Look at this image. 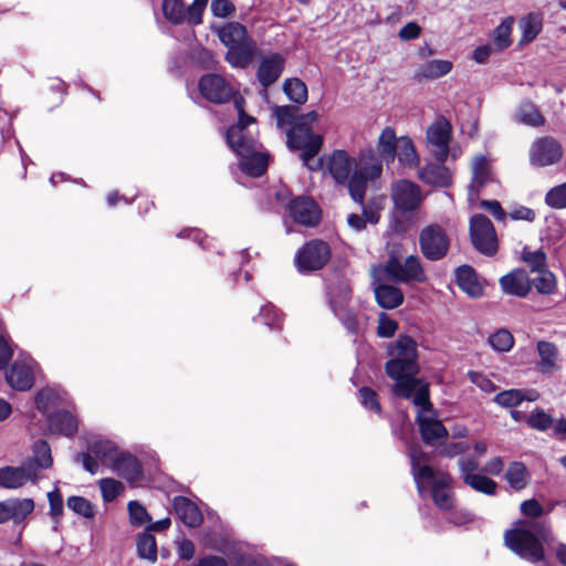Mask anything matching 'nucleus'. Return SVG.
Returning <instances> with one entry per match:
<instances>
[{"mask_svg": "<svg viewBox=\"0 0 566 566\" xmlns=\"http://www.w3.org/2000/svg\"><path fill=\"white\" fill-rule=\"evenodd\" d=\"M449 476L442 474L438 480L433 481V488H431L434 504L443 511L453 509V494L449 488Z\"/></svg>", "mask_w": 566, "mask_h": 566, "instance_id": "obj_37", "label": "nucleus"}, {"mask_svg": "<svg viewBox=\"0 0 566 566\" xmlns=\"http://www.w3.org/2000/svg\"><path fill=\"white\" fill-rule=\"evenodd\" d=\"M240 168L251 177H261L268 168L269 165V156L261 151V149H256L252 154H247V156H239Z\"/></svg>", "mask_w": 566, "mask_h": 566, "instance_id": "obj_35", "label": "nucleus"}, {"mask_svg": "<svg viewBox=\"0 0 566 566\" xmlns=\"http://www.w3.org/2000/svg\"><path fill=\"white\" fill-rule=\"evenodd\" d=\"M256 50L255 42L251 38H248L230 46L226 54V60L234 67L245 69L252 62Z\"/></svg>", "mask_w": 566, "mask_h": 566, "instance_id": "obj_23", "label": "nucleus"}, {"mask_svg": "<svg viewBox=\"0 0 566 566\" xmlns=\"http://www.w3.org/2000/svg\"><path fill=\"white\" fill-rule=\"evenodd\" d=\"M248 38L247 28L239 22H230L219 31V39L228 49Z\"/></svg>", "mask_w": 566, "mask_h": 566, "instance_id": "obj_43", "label": "nucleus"}, {"mask_svg": "<svg viewBox=\"0 0 566 566\" xmlns=\"http://www.w3.org/2000/svg\"><path fill=\"white\" fill-rule=\"evenodd\" d=\"M455 282L459 289L472 298H479L483 295V285L471 265L464 264L457 268Z\"/></svg>", "mask_w": 566, "mask_h": 566, "instance_id": "obj_24", "label": "nucleus"}, {"mask_svg": "<svg viewBox=\"0 0 566 566\" xmlns=\"http://www.w3.org/2000/svg\"><path fill=\"white\" fill-rule=\"evenodd\" d=\"M38 483V479L32 474L31 469L22 462L20 465H6L0 468V488L6 490H17L27 483Z\"/></svg>", "mask_w": 566, "mask_h": 566, "instance_id": "obj_19", "label": "nucleus"}, {"mask_svg": "<svg viewBox=\"0 0 566 566\" xmlns=\"http://www.w3.org/2000/svg\"><path fill=\"white\" fill-rule=\"evenodd\" d=\"M32 499L10 497L0 502V524L11 521L14 525L24 523L34 511Z\"/></svg>", "mask_w": 566, "mask_h": 566, "instance_id": "obj_15", "label": "nucleus"}, {"mask_svg": "<svg viewBox=\"0 0 566 566\" xmlns=\"http://www.w3.org/2000/svg\"><path fill=\"white\" fill-rule=\"evenodd\" d=\"M388 352L391 358L385 364V371L394 380L392 394L403 399L412 397L415 406L430 409L429 385L417 378L420 371L417 343L410 336H399Z\"/></svg>", "mask_w": 566, "mask_h": 566, "instance_id": "obj_1", "label": "nucleus"}, {"mask_svg": "<svg viewBox=\"0 0 566 566\" xmlns=\"http://www.w3.org/2000/svg\"><path fill=\"white\" fill-rule=\"evenodd\" d=\"M520 29L522 30V43L532 42L542 30V18L536 13H528L520 20Z\"/></svg>", "mask_w": 566, "mask_h": 566, "instance_id": "obj_44", "label": "nucleus"}, {"mask_svg": "<svg viewBox=\"0 0 566 566\" xmlns=\"http://www.w3.org/2000/svg\"><path fill=\"white\" fill-rule=\"evenodd\" d=\"M35 361L31 357H23L13 361L6 371L8 385L19 391L31 389L34 384Z\"/></svg>", "mask_w": 566, "mask_h": 566, "instance_id": "obj_14", "label": "nucleus"}, {"mask_svg": "<svg viewBox=\"0 0 566 566\" xmlns=\"http://www.w3.org/2000/svg\"><path fill=\"white\" fill-rule=\"evenodd\" d=\"M264 325L272 328H280L282 324V313L271 303L261 307L258 318Z\"/></svg>", "mask_w": 566, "mask_h": 566, "instance_id": "obj_57", "label": "nucleus"}, {"mask_svg": "<svg viewBox=\"0 0 566 566\" xmlns=\"http://www.w3.org/2000/svg\"><path fill=\"white\" fill-rule=\"evenodd\" d=\"M334 315L340 321L343 326L353 335H357L359 332V323L356 314L347 306H342L332 310Z\"/></svg>", "mask_w": 566, "mask_h": 566, "instance_id": "obj_53", "label": "nucleus"}, {"mask_svg": "<svg viewBox=\"0 0 566 566\" xmlns=\"http://www.w3.org/2000/svg\"><path fill=\"white\" fill-rule=\"evenodd\" d=\"M382 272L387 280L397 284L423 283L427 281L426 271L417 255H408L401 260L395 254H389Z\"/></svg>", "mask_w": 566, "mask_h": 566, "instance_id": "obj_5", "label": "nucleus"}, {"mask_svg": "<svg viewBox=\"0 0 566 566\" xmlns=\"http://www.w3.org/2000/svg\"><path fill=\"white\" fill-rule=\"evenodd\" d=\"M472 172H473V176H472L471 184L469 186V192H470V197H473V195H475L478 197L480 190L489 181H491L490 164L485 157L480 156L474 159L473 166H472Z\"/></svg>", "mask_w": 566, "mask_h": 566, "instance_id": "obj_34", "label": "nucleus"}, {"mask_svg": "<svg viewBox=\"0 0 566 566\" xmlns=\"http://www.w3.org/2000/svg\"><path fill=\"white\" fill-rule=\"evenodd\" d=\"M51 517H61L63 514V499L57 489L48 493Z\"/></svg>", "mask_w": 566, "mask_h": 566, "instance_id": "obj_64", "label": "nucleus"}, {"mask_svg": "<svg viewBox=\"0 0 566 566\" xmlns=\"http://www.w3.org/2000/svg\"><path fill=\"white\" fill-rule=\"evenodd\" d=\"M174 511L178 518L188 527H198L203 516L198 506L185 496H176L174 499Z\"/></svg>", "mask_w": 566, "mask_h": 566, "instance_id": "obj_26", "label": "nucleus"}, {"mask_svg": "<svg viewBox=\"0 0 566 566\" xmlns=\"http://www.w3.org/2000/svg\"><path fill=\"white\" fill-rule=\"evenodd\" d=\"M283 91L294 103L302 105L307 101V87L296 77L285 80Z\"/></svg>", "mask_w": 566, "mask_h": 566, "instance_id": "obj_48", "label": "nucleus"}, {"mask_svg": "<svg viewBox=\"0 0 566 566\" xmlns=\"http://www.w3.org/2000/svg\"><path fill=\"white\" fill-rule=\"evenodd\" d=\"M361 406L375 413H381V406L377 392L369 387H361L358 391Z\"/></svg>", "mask_w": 566, "mask_h": 566, "instance_id": "obj_62", "label": "nucleus"}, {"mask_svg": "<svg viewBox=\"0 0 566 566\" xmlns=\"http://www.w3.org/2000/svg\"><path fill=\"white\" fill-rule=\"evenodd\" d=\"M331 258L329 245L322 240H312L304 244L295 255L297 270L302 273L324 268Z\"/></svg>", "mask_w": 566, "mask_h": 566, "instance_id": "obj_10", "label": "nucleus"}, {"mask_svg": "<svg viewBox=\"0 0 566 566\" xmlns=\"http://www.w3.org/2000/svg\"><path fill=\"white\" fill-rule=\"evenodd\" d=\"M327 170L336 184L345 185L348 177L356 170V159L343 149L334 150L327 158Z\"/></svg>", "mask_w": 566, "mask_h": 566, "instance_id": "obj_17", "label": "nucleus"}, {"mask_svg": "<svg viewBox=\"0 0 566 566\" xmlns=\"http://www.w3.org/2000/svg\"><path fill=\"white\" fill-rule=\"evenodd\" d=\"M539 394L535 389H507L500 391L493 401L503 408H514L523 401H536Z\"/></svg>", "mask_w": 566, "mask_h": 566, "instance_id": "obj_29", "label": "nucleus"}, {"mask_svg": "<svg viewBox=\"0 0 566 566\" xmlns=\"http://www.w3.org/2000/svg\"><path fill=\"white\" fill-rule=\"evenodd\" d=\"M62 401L60 390L51 387L43 388L35 396L36 408L41 412H48L52 407L59 405Z\"/></svg>", "mask_w": 566, "mask_h": 566, "instance_id": "obj_49", "label": "nucleus"}, {"mask_svg": "<svg viewBox=\"0 0 566 566\" xmlns=\"http://www.w3.org/2000/svg\"><path fill=\"white\" fill-rule=\"evenodd\" d=\"M526 423L532 429L545 431L553 426L554 419L543 409L537 408L526 418Z\"/></svg>", "mask_w": 566, "mask_h": 566, "instance_id": "obj_60", "label": "nucleus"}, {"mask_svg": "<svg viewBox=\"0 0 566 566\" xmlns=\"http://www.w3.org/2000/svg\"><path fill=\"white\" fill-rule=\"evenodd\" d=\"M541 358L537 368L542 374H553L558 369L559 352L554 343L539 340L536 345Z\"/></svg>", "mask_w": 566, "mask_h": 566, "instance_id": "obj_33", "label": "nucleus"}, {"mask_svg": "<svg viewBox=\"0 0 566 566\" xmlns=\"http://www.w3.org/2000/svg\"><path fill=\"white\" fill-rule=\"evenodd\" d=\"M111 468L129 482L139 481L143 475V468L138 459L120 451Z\"/></svg>", "mask_w": 566, "mask_h": 566, "instance_id": "obj_25", "label": "nucleus"}, {"mask_svg": "<svg viewBox=\"0 0 566 566\" xmlns=\"http://www.w3.org/2000/svg\"><path fill=\"white\" fill-rule=\"evenodd\" d=\"M129 522L133 526L140 527L151 520L147 510L137 501H130L127 505Z\"/></svg>", "mask_w": 566, "mask_h": 566, "instance_id": "obj_61", "label": "nucleus"}, {"mask_svg": "<svg viewBox=\"0 0 566 566\" xmlns=\"http://www.w3.org/2000/svg\"><path fill=\"white\" fill-rule=\"evenodd\" d=\"M411 474L413 476L417 490L420 496L424 495V484H431L438 480L433 469L428 464V455L418 446H410L408 449Z\"/></svg>", "mask_w": 566, "mask_h": 566, "instance_id": "obj_13", "label": "nucleus"}, {"mask_svg": "<svg viewBox=\"0 0 566 566\" xmlns=\"http://www.w3.org/2000/svg\"><path fill=\"white\" fill-rule=\"evenodd\" d=\"M549 536V528L542 522L523 523L504 534L505 545L520 557L536 563L544 558L543 542Z\"/></svg>", "mask_w": 566, "mask_h": 566, "instance_id": "obj_3", "label": "nucleus"}, {"mask_svg": "<svg viewBox=\"0 0 566 566\" xmlns=\"http://www.w3.org/2000/svg\"><path fill=\"white\" fill-rule=\"evenodd\" d=\"M391 199L398 212H413L421 205V189L417 184L401 179L391 186Z\"/></svg>", "mask_w": 566, "mask_h": 566, "instance_id": "obj_12", "label": "nucleus"}, {"mask_svg": "<svg viewBox=\"0 0 566 566\" xmlns=\"http://www.w3.org/2000/svg\"><path fill=\"white\" fill-rule=\"evenodd\" d=\"M118 452L119 450L114 442L94 438L87 441L86 452L75 455V461H81L85 471L95 474L98 471L99 463L111 468Z\"/></svg>", "mask_w": 566, "mask_h": 566, "instance_id": "obj_6", "label": "nucleus"}, {"mask_svg": "<svg viewBox=\"0 0 566 566\" xmlns=\"http://www.w3.org/2000/svg\"><path fill=\"white\" fill-rule=\"evenodd\" d=\"M514 23L513 17H509L505 20H503L494 32V44L497 46L499 50L506 49L511 44V31L512 25Z\"/></svg>", "mask_w": 566, "mask_h": 566, "instance_id": "obj_56", "label": "nucleus"}, {"mask_svg": "<svg viewBox=\"0 0 566 566\" xmlns=\"http://www.w3.org/2000/svg\"><path fill=\"white\" fill-rule=\"evenodd\" d=\"M515 118L518 123L531 127H542L546 123L539 108L531 101H524L518 105Z\"/></svg>", "mask_w": 566, "mask_h": 566, "instance_id": "obj_38", "label": "nucleus"}, {"mask_svg": "<svg viewBox=\"0 0 566 566\" xmlns=\"http://www.w3.org/2000/svg\"><path fill=\"white\" fill-rule=\"evenodd\" d=\"M419 248L427 260L432 262L440 261L449 252L450 238L444 228L432 223L420 231Z\"/></svg>", "mask_w": 566, "mask_h": 566, "instance_id": "obj_7", "label": "nucleus"}, {"mask_svg": "<svg viewBox=\"0 0 566 566\" xmlns=\"http://www.w3.org/2000/svg\"><path fill=\"white\" fill-rule=\"evenodd\" d=\"M398 139L394 128L386 127L382 129L378 142L377 150L379 156L386 163H392L397 155Z\"/></svg>", "mask_w": 566, "mask_h": 566, "instance_id": "obj_39", "label": "nucleus"}, {"mask_svg": "<svg viewBox=\"0 0 566 566\" xmlns=\"http://www.w3.org/2000/svg\"><path fill=\"white\" fill-rule=\"evenodd\" d=\"M545 203L553 209H566V181L546 192Z\"/></svg>", "mask_w": 566, "mask_h": 566, "instance_id": "obj_58", "label": "nucleus"}, {"mask_svg": "<svg viewBox=\"0 0 566 566\" xmlns=\"http://www.w3.org/2000/svg\"><path fill=\"white\" fill-rule=\"evenodd\" d=\"M234 107L238 111V123L228 128L226 139L238 156H247L261 149L262 145L256 139L255 119L245 113L242 96L235 97Z\"/></svg>", "mask_w": 566, "mask_h": 566, "instance_id": "obj_4", "label": "nucleus"}, {"mask_svg": "<svg viewBox=\"0 0 566 566\" xmlns=\"http://www.w3.org/2000/svg\"><path fill=\"white\" fill-rule=\"evenodd\" d=\"M290 216L296 223L313 227L318 223L321 211L314 200L298 197L290 201L287 206Z\"/></svg>", "mask_w": 566, "mask_h": 566, "instance_id": "obj_18", "label": "nucleus"}, {"mask_svg": "<svg viewBox=\"0 0 566 566\" xmlns=\"http://www.w3.org/2000/svg\"><path fill=\"white\" fill-rule=\"evenodd\" d=\"M297 112L298 107L291 105L275 106L273 108V114L276 118L279 127H284L289 125L292 127L296 119L301 116L297 115Z\"/></svg>", "mask_w": 566, "mask_h": 566, "instance_id": "obj_54", "label": "nucleus"}, {"mask_svg": "<svg viewBox=\"0 0 566 566\" xmlns=\"http://www.w3.org/2000/svg\"><path fill=\"white\" fill-rule=\"evenodd\" d=\"M328 304L331 310H335L345 304L352 297V287L347 280L338 279L328 286Z\"/></svg>", "mask_w": 566, "mask_h": 566, "instance_id": "obj_41", "label": "nucleus"}, {"mask_svg": "<svg viewBox=\"0 0 566 566\" xmlns=\"http://www.w3.org/2000/svg\"><path fill=\"white\" fill-rule=\"evenodd\" d=\"M450 137L451 126L446 119L434 122L427 130V139L436 148L433 156L440 163H444L449 155Z\"/></svg>", "mask_w": 566, "mask_h": 566, "instance_id": "obj_16", "label": "nucleus"}, {"mask_svg": "<svg viewBox=\"0 0 566 566\" xmlns=\"http://www.w3.org/2000/svg\"><path fill=\"white\" fill-rule=\"evenodd\" d=\"M563 154V147L556 138L552 136L538 137L530 147V164L536 168L553 166L562 160Z\"/></svg>", "mask_w": 566, "mask_h": 566, "instance_id": "obj_9", "label": "nucleus"}, {"mask_svg": "<svg viewBox=\"0 0 566 566\" xmlns=\"http://www.w3.org/2000/svg\"><path fill=\"white\" fill-rule=\"evenodd\" d=\"M399 161L405 166H416L419 163L416 148L408 136H401L398 139L397 155Z\"/></svg>", "mask_w": 566, "mask_h": 566, "instance_id": "obj_46", "label": "nucleus"}, {"mask_svg": "<svg viewBox=\"0 0 566 566\" xmlns=\"http://www.w3.org/2000/svg\"><path fill=\"white\" fill-rule=\"evenodd\" d=\"M284 65L285 60L280 53H271L260 61L256 77L264 90L280 78L283 73Z\"/></svg>", "mask_w": 566, "mask_h": 566, "instance_id": "obj_20", "label": "nucleus"}, {"mask_svg": "<svg viewBox=\"0 0 566 566\" xmlns=\"http://www.w3.org/2000/svg\"><path fill=\"white\" fill-rule=\"evenodd\" d=\"M398 325L397 323L389 318L385 313H381L379 316V324L377 327V334L380 337H391L396 333Z\"/></svg>", "mask_w": 566, "mask_h": 566, "instance_id": "obj_63", "label": "nucleus"}, {"mask_svg": "<svg viewBox=\"0 0 566 566\" xmlns=\"http://www.w3.org/2000/svg\"><path fill=\"white\" fill-rule=\"evenodd\" d=\"M469 231L471 242L480 253L492 256L497 252L499 243L496 232L493 223L486 216L482 213L472 216Z\"/></svg>", "mask_w": 566, "mask_h": 566, "instance_id": "obj_8", "label": "nucleus"}, {"mask_svg": "<svg viewBox=\"0 0 566 566\" xmlns=\"http://www.w3.org/2000/svg\"><path fill=\"white\" fill-rule=\"evenodd\" d=\"M452 66V62L448 60H430L418 66L413 77L419 82L423 80H436L449 74Z\"/></svg>", "mask_w": 566, "mask_h": 566, "instance_id": "obj_31", "label": "nucleus"}, {"mask_svg": "<svg viewBox=\"0 0 566 566\" xmlns=\"http://www.w3.org/2000/svg\"><path fill=\"white\" fill-rule=\"evenodd\" d=\"M505 479L513 490L521 491L528 485L531 474L523 462L514 461L509 464Z\"/></svg>", "mask_w": 566, "mask_h": 566, "instance_id": "obj_40", "label": "nucleus"}, {"mask_svg": "<svg viewBox=\"0 0 566 566\" xmlns=\"http://www.w3.org/2000/svg\"><path fill=\"white\" fill-rule=\"evenodd\" d=\"M489 344L494 350L506 353L513 347L514 338L507 329L501 328L490 335Z\"/></svg>", "mask_w": 566, "mask_h": 566, "instance_id": "obj_50", "label": "nucleus"}, {"mask_svg": "<svg viewBox=\"0 0 566 566\" xmlns=\"http://www.w3.org/2000/svg\"><path fill=\"white\" fill-rule=\"evenodd\" d=\"M463 482L476 492L495 495L497 483L492 479L482 474H468L463 475Z\"/></svg>", "mask_w": 566, "mask_h": 566, "instance_id": "obj_45", "label": "nucleus"}, {"mask_svg": "<svg viewBox=\"0 0 566 566\" xmlns=\"http://www.w3.org/2000/svg\"><path fill=\"white\" fill-rule=\"evenodd\" d=\"M99 489L103 501L112 502L124 491V485L117 480L105 478L99 481Z\"/></svg>", "mask_w": 566, "mask_h": 566, "instance_id": "obj_59", "label": "nucleus"}, {"mask_svg": "<svg viewBox=\"0 0 566 566\" xmlns=\"http://www.w3.org/2000/svg\"><path fill=\"white\" fill-rule=\"evenodd\" d=\"M66 505L74 513L83 517L92 518L95 515L94 505L83 496H70L66 501Z\"/></svg>", "mask_w": 566, "mask_h": 566, "instance_id": "obj_55", "label": "nucleus"}, {"mask_svg": "<svg viewBox=\"0 0 566 566\" xmlns=\"http://www.w3.org/2000/svg\"><path fill=\"white\" fill-rule=\"evenodd\" d=\"M374 292L378 305L382 308L392 310L403 302V294L397 286L381 283L375 287Z\"/></svg>", "mask_w": 566, "mask_h": 566, "instance_id": "obj_36", "label": "nucleus"}, {"mask_svg": "<svg viewBox=\"0 0 566 566\" xmlns=\"http://www.w3.org/2000/svg\"><path fill=\"white\" fill-rule=\"evenodd\" d=\"M317 117L315 111L303 114L286 133L289 149L298 150L300 159L311 171H318L324 167V158L316 157L323 147V136L315 134L312 128Z\"/></svg>", "mask_w": 566, "mask_h": 566, "instance_id": "obj_2", "label": "nucleus"}, {"mask_svg": "<svg viewBox=\"0 0 566 566\" xmlns=\"http://www.w3.org/2000/svg\"><path fill=\"white\" fill-rule=\"evenodd\" d=\"M199 91L203 98L213 104H224L241 96L218 74H205L199 80Z\"/></svg>", "mask_w": 566, "mask_h": 566, "instance_id": "obj_11", "label": "nucleus"}, {"mask_svg": "<svg viewBox=\"0 0 566 566\" xmlns=\"http://www.w3.org/2000/svg\"><path fill=\"white\" fill-rule=\"evenodd\" d=\"M420 408L421 409L419 410V412L417 415V422H418L419 430H420L423 442L427 444H430L436 440L446 438L448 436V430L442 424V422L434 418L423 416L422 412L424 410L422 407H420ZM431 409H432V407L430 409H428L427 411H430Z\"/></svg>", "mask_w": 566, "mask_h": 566, "instance_id": "obj_27", "label": "nucleus"}, {"mask_svg": "<svg viewBox=\"0 0 566 566\" xmlns=\"http://www.w3.org/2000/svg\"><path fill=\"white\" fill-rule=\"evenodd\" d=\"M164 17L172 24H181L187 22L191 25L200 24L190 18V6L186 8L182 0H164L163 1Z\"/></svg>", "mask_w": 566, "mask_h": 566, "instance_id": "obj_32", "label": "nucleus"}, {"mask_svg": "<svg viewBox=\"0 0 566 566\" xmlns=\"http://www.w3.org/2000/svg\"><path fill=\"white\" fill-rule=\"evenodd\" d=\"M500 286L505 294L525 297L531 292L532 282L522 269H515L500 279Z\"/></svg>", "mask_w": 566, "mask_h": 566, "instance_id": "obj_21", "label": "nucleus"}, {"mask_svg": "<svg viewBox=\"0 0 566 566\" xmlns=\"http://www.w3.org/2000/svg\"><path fill=\"white\" fill-rule=\"evenodd\" d=\"M522 260L527 264L532 272H541L547 268L546 254L542 249L530 251L526 248L523 250Z\"/></svg>", "mask_w": 566, "mask_h": 566, "instance_id": "obj_52", "label": "nucleus"}, {"mask_svg": "<svg viewBox=\"0 0 566 566\" xmlns=\"http://www.w3.org/2000/svg\"><path fill=\"white\" fill-rule=\"evenodd\" d=\"M531 282L539 294L548 295L556 289V277L549 270H547V268L537 272V276Z\"/></svg>", "mask_w": 566, "mask_h": 566, "instance_id": "obj_51", "label": "nucleus"}, {"mask_svg": "<svg viewBox=\"0 0 566 566\" xmlns=\"http://www.w3.org/2000/svg\"><path fill=\"white\" fill-rule=\"evenodd\" d=\"M51 431L59 432L65 437H72L77 432L78 422L74 415L67 410H57L48 417Z\"/></svg>", "mask_w": 566, "mask_h": 566, "instance_id": "obj_30", "label": "nucleus"}, {"mask_svg": "<svg viewBox=\"0 0 566 566\" xmlns=\"http://www.w3.org/2000/svg\"><path fill=\"white\" fill-rule=\"evenodd\" d=\"M138 556L154 563L157 560V544L155 536L149 532H144L137 537Z\"/></svg>", "mask_w": 566, "mask_h": 566, "instance_id": "obj_47", "label": "nucleus"}, {"mask_svg": "<svg viewBox=\"0 0 566 566\" xmlns=\"http://www.w3.org/2000/svg\"><path fill=\"white\" fill-rule=\"evenodd\" d=\"M442 164L438 161L420 168L418 172L420 180L431 186L449 187L452 182L451 171Z\"/></svg>", "mask_w": 566, "mask_h": 566, "instance_id": "obj_28", "label": "nucleus"}, {"mask_svg": "<svg viewBox=\"0 0 566 566\" xmlns=\"http://www.w3.org/2000/svg\"><path fill=\"white\" fill-rule=\"evenodd\" d=\"M368 178L366 174L359 169L354 170L348 177V181L344 185L347 186L348 192L353 201L363 206L365 202V193L367 189Z\"/></svg>", "mask_w": 566, "mask_h": 566, "instance_id": "obj_42", "label": "nucleus"}, {"mask_svg": "<svg viewBox=\"0 0 566 566\" xmlns=\"http://www.w3.org/2000/svg\"><path fill=\"white\" fill-rule=\"evenodd\" d=\"M23 462L31 469L32 474L39 480L40 470H48L53 464L50 444L43 439L34 441L32 444V455Z\"/></svg>", "mask_w": 566, "mask_h": 566, "instance_id": "obj_22", "label": "nucleus"}]
</instances>
